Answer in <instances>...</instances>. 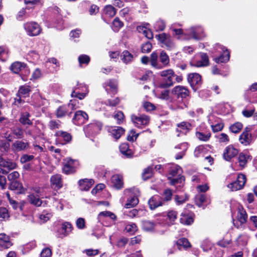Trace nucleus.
I'll return each mask as SVG.
<instances>
[{
	"label": "nucleus",
	"mask_w": 257,
	"mask_h": 257,
	"mask_svg": "<svg viewBox=\"0 0 257 257\" xmlns=\"http://www.w3.org/2000/svg\"><path fill=\"white\" fill-rule=\"evenodd\" d=\"M111 182L112 185L116 189L122 188L123 185L122 176L119 174L113 175L111 178Z\"/></svg>",
	"instance_id": "obj_25"
},
{
	"label": "nucleus",
	"mask_w": 257,
	"mask_h": 257,
	"mask_svg": "<svg viewBox=\"0 0 257 257\" xmlns=\"http://www.w3.org/2000/svg\"><path fill=\"white\" fill-rule=\"evenodd\" d=\"M16 167V164L15 162L6 161L0 156V173L7 174Z\"/></svg>",
	"instance_id": "obj_14"
},
{
	"label": "nucleus",
	"mask_w": 257,
	"mask_h": 257,
	"mask_svg": "<svg viewBox=\"0 0 257 257\" xmlns=\"http://www.w3.org/2000/svg\"><path fill=\"white\" fill-rule=\"evenodd\" d=\"M30 114L29 112H22L19 118V121L23 125H32V121L30 119Z\"/></svg>",
	"instance_id": "obj_34"
},
{
	"label": "nucleus",
	"mask_w": 257,
	"mask_h": 257,
	"mask_svg": "<svg viewBox=\"0 0 257 257\" xmlns=\"http://www.w3.org/2000/svg\"><path fill=\"white\" fill-rule=\"evenodd\" d=\"M94 181L91 179H84L79 180V185L80 189L82 191L88 190L93 184Z\"/></svg>",
	"instance_id": "obj_29"
},
{
	"label": "nucleus",
	"mask_w": 257,
	"mask_h": 257,
	"mask_svg": "<svg viewBox=\"0 0 257 257\" xmlns=\"http://www.w3.org/2000/svg\"><path fill=\"white\" fill-rule=\"evenodd\" d=\"M13 245L10 237L4 233H0V249L3 250L10 247Z\"/></svg>",
	"instance_id": "obj_22"
},
{
	"label": "nucleus",
	"mask_w": 257,
	"mask_h": 257,
	"mask_svg": "<svg viewBox=\"0 0 257 257\" xmlns=\"http://www.w3.org/2000/svg\"><path fill=\"white\" fill-rule=\"evenodd\" d=\"M28 200L31 204L36 206H40L42 204V201L39 198V196L33 194H31L28 196Z\"/></svg>",
	"instance_id": "obj_44"
},
{
	"label": "nucleus",
	"mask_w": 257,
	"mask_h": 257,
	"mask_svg": "<svg viewBox=\"0 0 257 257\" xmlns=\"http://www.w3.org/2000/svg\"><path fill=\"white\" fill-rule=\"evenodd\" d=\"M137 226L135 223L130 222L127 224L125 227V230L126 232L129 233L131 234H134L137 230Z\"/></svg>",
	"instance_id": "obj_52"
},
{
	"label": "nucleus",
	"mask_w": 257,
	"mask_h": 257,
	"mask_svg": "<svg viewBox=\"0 0 257 257\" xmlns=\"http://www.w3.org/2000/svg\"><path fill=\"white\" fill-rule=\"evenodd\" d=\"M251 159V156L247 153H241L239 154L238 158L239 166L243 168L246 165L247 161Z\"/></svg>",
	"instance_id": "obj_36"
},
{
	"label": "nucleus",
	"mask_w": 257,
	"mask_h": 257,
	"mask_svg": "<svg viewBox=\"0 0 257 257\" xmlns=\"http://www.w3.org/2000/svg\"><path fill=\"white\" fill-rule=\"evenodd\" d=\"M220 143H227L229 141L228 135L225 133H221L216 136Z\"/></svg>",
	"instance_id": "obj_58"
},
{
	"label": "nucleus",
	"mask_w": 257,
	"mask_h": 257,
	"mask_svg": "<svg viewBox=\"0 0 257 257\" xmlns=\"http://www.w3.org/2000/svg\"><path fill=\"white\" fill-rule=\"evenodd\" d=\"M236 218L239 224L236 222V223H234V225L237 228H242V225L245 224L246 222L247 215L245 210L241 206H238V207Z\"/></svg>",
	"instance_id": "obj_12"
},
{
	"label": "nucleus",
	"mask_w": 257,
	"mask_h": 257,
	"mask_svg": "<svg viewBox=\"0 0 257 257\" xmlns=\"http://www.w3.org/2000/svg\"><path fill=\"white\" fill-rule=\"evenodd\" d=\"M72 226L71 223L68 222L63 223L62 225V227L60 231L61 232V234L60 236V237L66 236L69 234L72 231Z\"/></svg>",
	"instance_id": "obj_31"
},
{
	"label": "nucleus",
	"mask_w": 257,
	"mask_h": 257,
	"mask_svg": "<svg viewBox=\"0 0 257 257\" xmlns=\"http://www.w3.org/2000/svg\"><path fill=\"white\" fill-rule=\"evenodd\" d=\"M88 119V116L85 112L82 110H78L75 112L72 118V121L75 124L80 125L84 123Z\"/></svg>",
	"instance_id": "obj_16"
},
{
	"label": "nucleus",
	"mask_w": 257,
	"mask_h": 257,
	"mask_svg": "<svg viewBox=\"0 0 257 257\" xmlns=\"http://www.w3.org/2000/svg\"><path fill=\"white\" fill-rule=\"evenodd\" d=\"M183 131H189L191 128V125L190 123L186 122H182L178 125Z\"/></svg>",
	"instance_id": "obj_64"
},
{
	"label": "nucleus",
	"mask_w": 257,
	"mask_h": 257,
	"mask_svg": "<svg viewBox=\"0 0 257 257\" xmlns=\"http://www.w3.org/2000/svg\"><path fill=\"white\" fill-rule=\"evenodd\" d=\"M51 185L55 189H59L62 187L63 183L61 175L55 174L51 176L50 178Z\"/></svg>",
	"instance_id": "obj_24"
},
{
	"label": "nucleus",
	"mask_w": 257,
	"mask_h": 257,
	"mask_svg": "<svg viewBox=\"0 0 257 257\" xmlns=\"http://www.w3.org/2000/svg\"><path fill=\"white\" fill-rule=\"evenodd\" d=\"M215 49L217 52L221 54L219 57L214 59L215 62L217 63H225L229 60V53L224 47L219 44H216Z\"/></svg>",
	"instance_id": "obj_4"
},
{
	"label": "nucleus",
	"mask_w": 257,
	"mask_h": 257,
	"mask_svg": "<svg viewBox=\"0 0 257 257\" xmlns=\"http://www.w3.org/2000/svg\"><path fill=\"white\" fill-rule=\"evenodd\" d=\"M83 252L85 253L88 256H93L98 254L99 253V250L98 249L90 248L84 250Z\"/></svg>",
	"instance_id": "obj_63"
},
{
	"label": "nucleus",
	"mask_w": 257,
	"mask_h": 257,
	"mask_svg": "<svg viewBox=\"0 0 257 257\" xmlns=\"http://www.w3.org/2000/svg\"><path fill=\"white\" fill-rule=\"evenodd\" d=\"M153 174V166H150L146 169L143 173V177L144 180H147L151 178Z\"/></svg>",
	"instance_id": "obj_56"
},
{
	"label": "nucleus",
	"mask_w": 257,
	"mask_h": 257,
	"mask_svg": "<svg viewBox=\"0 0 257 257\" xmlns=\"http://www.w3.org/2000/svg\"><path fill=\"white\" fill-rule=\"evenodd\" d=\"M9 217V214L7 208L5 207L0 208V220H3Z\"/></svg>",
	"instance_id": "obj_60"
},
{
	"label": "nucleus",
	"mask_w": 257,
	"mask_h": 257,
	"mask_svg": "<svg viewBox=\"0 0 257 257\" xmlns=\"http://www.w3.org/2000/svg\"><path fill=\"white\" fill-rule=\"evenodd\" d=\"M173 193L171 189H166L164 190L162 194V197H161L163 204L165 202H168L170 201L172 198Z\"/></svg>",
	"instance_id": "obj_42"
},
{
	"label": "nucleus",
	"mask_w": 257,
	"mask_h": 257,
	"mask_svg": "<svg viewBox=\"0 0 257 257\" xmlns=\"http://www.w3.org/2000/svg\"><path fill=\"white\" fill-rule=\"evenodd\" d=\"M178 213L177 211L175 210H169L168 211L167 215V219L168 221V225L173 224L177 218Z\"/></svg>",
	"instance_id": "obj_38"
},
{
	"label": "nucleus",
	"mask_w": 257,
	"mask_h": 257,
	"mask_svg": "<svg viewBox=\"0 0 257 257\" xmlns=\"http://www.w3.org/2000/svg\"><path fill=\"white\" fill-rule=\"evenodd\" d=\"M24 28L27 34L30 36H38L40 34L42 30L39 25L34 22L25 23Z\"/></svg>",
	"instance_id": "obj_6"
},
{
	"label": "nucleus",
	"mask_w": 257,
	"mask_h": 257,
	"mask_svg": "<svg viewBox=\"0 0 257 257\" xmlns=\"http://www.w3.org/2000/svg\"><path fill=\"white\" fill-rule=\"evenodd\" d=\"M156 38L162 44L163 47L171 50L174 47V44L170 36L165 33H162L156 36Z\"/></svg>",
	"instance_id": "obj_13"
},
{
	"label": "nucleus",
	"mask_w": 257,
	"mask_h": 257,
	"mask_svg": "<svg viewBox=\"0 0 257 257\" xmlns=\"http://www.w3.org/2000/svg\"><path fill=\"white\" fill-rule=\"evenodd\" d=\"M158 56L156 52H153L150 57V62L151 65L157 69H162V65H160L158 62Z\"/></svg>",
	"instance_id": "obj_37"
},
{
	"label": "nucleus",
	"mask_w": 257,
	"mask_h": 257,
	"mask_svg": "<svg viewBox=\"0 0 257 257\" xmlns=\"http://www.w3.org/2000/svg\"><path fill=\"white\" fill-rule=\"evenodd\" d=\"M110 135L115 139L118 140L124 134V129L120 126H113L109 128Z\"/></svg>",
	"instance_id": "obj_26"
},
{
	"label": "nucleus",
	"mask_w": 257,
	"mask_h": 257,
	"mask_svg": "<svg viewBox=\"0 0 257 257\" xmlns=\"http://www.w3.org/2000/svg\"><path fill=\"white\" fill-rule=\"evenodd\" d=\"M80 65L82 64H88L90 61V58L86 55H81L78 57Z\"/></svg>",
	"instance_id": "obj_61"
},
{
	"label": "nucleus",
	"mask_w": 257,
	"mask_h": 257,
	"mask_svg": "<svg viewBox=\"0 0 257 257\" xmlns=\"http://www.w3.org/2000/svg\"><path fill=\"white\" fill-rule=\"evenodd\" d=\"M30 91L31 89L29 86H22L20 87L18 94L25 98L29 96Z\"/></svg>",
	"instance_id": "obj_46"
},
{
	"label": "nucleus",
	"mask_w": 257,
	"mask_h": 257,
	"mask_svg": "<svg viewBox=\"0 0 257 257\" xmlns=\"http://www.w3.org/2000/svg\"><path fill=\"white\" fill-rule=\"evenodd\" d=\"M53 199V205L56 207L57 210H62L63 209L64 200L56 197H54Z\"/></svg>",
	"instance_id": "obj_51"
},
{
	"label": "nucleus",
	"mask_w": 257,
	"mask_h": 257,
	"mask_svg": "<svg viewBox=\"0 0 257 257\" xmlns=\"http://www.w3.org/2000/svg\"><path fill=\"white\" fill-rule=\"evenodd\" d=\"M187 34L195 39H201L205 36L203 30L200 27L191 28Z\"/></svg>",
	"instance_id": "obj_21"
},
{
	"label": "nucleus",
	"mask_w": 257,
	"mask_h": 257,
	"mask_svg": "<svg viewBox=\"0 0 257 257\" xmlns=\"http://www.w3.org/2000/svg\"><path fill=\"white\" fill-rule=\"evenodd\" d=\"M121 60L122 61L127 64L131 61L133 59V55L128 51H124L121 55Z\"/></svg>",
	"instance_id": "obj_48"
},
{
	"label": "nucleus",
	"mask_w": 257,
	"mask_h": 257,
	"mask_svg": "<svg viewBox=\"0 0 257 257\" xmlns=\"http://www.w3.org/2000/svg\"><path fill=\"white\" fill-rule=\"evenodd\" d=\"M56 135L59 137L58 139L64 141L65 143L63 144L70 142L72 139L71 135L65 132L59 131L56 133Z\"/></svg>",
	"instance_id": "obj_39"
},
{
	"label": "nucleus",
	"mask_w": 257,
	"mask_h": 257,
	"mask_svg": "<svg viewBox=\"0 0 257 257\" xmlns=\"http://www.w3.org/2000/svg\"><path fill=\"white\" fill-rule=\"evenodd\" d=\"M88 93L87 87L85 85L80 84L73 88L71 93L72 97H76L81 100L84 98Z\"/></svg>",
	"instance_id": "obj_10"
},
{
	"label": "nucleus",
	"mask_w": 257,
	"mask_h": 257,
	"mask_svg": "<svg viewBox=\"0 0 257 257\" xmlns=\"http://www.w3.org/2000/svg\"><path fill=\"white\" fill-rule=\"evenodd\" d=\"M251 130L250 126L246 127L240 135L239 141L241 144L244 146H247L251 143L252 135L250 133Z\"/></svg>",
	"instance_id": "obj_15"
},
{
	"label": "nucleus",
	"mask_w": 257,
	"mask_h": 257,
	"mask_svg": "<svg viewBox=\"0 0 257 257\" xmlns=\"http://www.w3.org/2000/svg\"><path fill=\"white\" fill-rule=\"evenodd\" d=\"M9 189L12 190L17 191V192L21 193L22 190L23 189V186L22 184L19 183L17 181H13L11 182Z\"/></svg>",
	"instance_id": "obj_47"
},
{
	"label": "nucleus",
	"mask_w": 257,
	"mask_h": 257,
	"mask_svg": "<svg viewBox=\"0 0 257 257\" xmlns=\"http://www.w3.org/2000/svg\"><path fill=\"white\" fill-rule=\"evenodd\" d=\"M193 222L192 217L182 213L180 218V222L185 225H190Z\"/></svg>",
	"instance_id": "obj_50"
},
{
	"label": "nucleus",
	"mask_w": 257,
	"mask_h": 257,
	"mask_svg": "<svg viewBox=\"0 0 257 257\" xmlns=\"http://www.w3.org/2000/svg\"><path fill=\"white\" fill-rule=\"evenodd\" d=\"M178 248L181 250L182 248H187L190 247L191 245L188 239L186 238H181L179 239L175 243Z\"/></svg>",
	"instance_id": "obj_40"
},
{
	"label": "nucleus",
	"mask_w": 257,
	"mask_h": 257,
	"mask_svg": "<svg viewBox=\"0 0 257 257\" xmlns=\"http://www.w3.org/2000/svg\"><path fill=\"white\" fill-rule=\"evenodd\" d=\"M238 154V150L232 145L226 147L223 152V157L224 160L229 161Z\"/></svg>",
	"instance_id": "obj_17"
},
{
	"label": "nucleus",
	"mask_w": 257,
	"mask_h": 257,
	"mask_svg": "<svg viewBox=\"0 0 257 257\" xmlns=\"http://www.w3.org/2000/svg\"><path fill=\"white\" fill-rule=\"evenodd\" d=\"M119 150L121 154L127 158H131L133 156L134 152L130 149L127 144H121L119 146Z\"/></svg>",
	"instance_id": "obj_28"
},
{
	"label": "nucleus",
	"mask_w": 257,
	"mask_h": 257,
	"mask_svg": "<svg viewBox=\"0 0 257 257\" xmlns=\"http://www.w3.org/2000/svg\"><path fill=\"white\" fill-rule=\"evenodd\" d=\"M29 147L27 142L23 141H16L12 145V149L16 151H21L26 149Z\"/></svg>",
	"instance_id": "obj_30"
},
{
	"label": "nucleus",
	"mask_w": 257,
	"mask_h": 257,
	"mask_svg": "<svg viewBox=\"0 0 257 257\" xmlns=\"http://www.w3.org/2000/svg\"><path fill=\"white\" fill-rule=\"evenodd\" d=\"M106 218H109L112 221H115L116 216L112 212L109 211L100 212L98 215V219L100 222L104 221Z\"/></svg>",
	"instance_id": "obj_27"
},
{
	"label": "nucleus",
	"mask_w": 257,
	"mask_h": 257,
	"mask_svg": "<svg viewBox=\"0 0 257 257\" xmlns=\"http://www.w3.org/2000/svg\"><path fill=\"white\" fill-rule=\"evenodd\" d=\"M160 61L161 64V65L162 66V68L164 67H168L170 63V59L167 54L164 51H162L159 56Z\"/></svg>",
	"instance_id": "obj_33"
},
{
	"label": "nucleus",
	"mask_w": 257,
	"mask_h": 257,
	"mask_svg": "<svg viewBox=\"0 0 257 257\" xmlns=\"http://www.w3.org/2000/svg\"><path fill=\"white\" fill-rule=\"evenodd\" d=\"M102 124L101 122L94 120L91 123L86 126L84 130L86 133L89 135H93L97 134L102 128Z\"/></svg>",
	"instance_id": "obj_11"
},
{
	"label": "nucleus",
	"mask_w": 257,
	"mask_h": 257,
	"mask_svg": "<svg viewBox=\"0 0 257 257\" xmlns=\"http://www.w3.org/2000/svg\"><path fill=\"white\" fill-rule=\"evenodd\" d=\"M103 87L108 93L115 94L117 92V83L114 79H109L103 83Z\"/></svg>",
	"instance_id": "obj_19"
},
{
	"label": "nucleus",
	"mask_w": 257,
	"mask_h": 257,
	"mask_svg": "<svg viewBox=\"0 0 257 257\" xmlns=\"http://www.w3.org/2000/svg\"><path fill=\"white\" fill-rule=\"evenodd\" d=\"M71 112H69V108L67 105H62L59 107L56 112V115L57 117L61 118L68 114H71Z\"/></svg>",
	"instance_id": "obj_35"
},
{
	"label": "nucleus",
	"mask_w": 257,
	"mask_h": 257,
	"mask_svg": "<svg viewBox=\"0 0 257 257\" xmlns=\"http://www.w3.org/2000/svg\"><path fill=\"white\" fill-rule=\"evenodd\" d=\"M172 93L176 96L177 98H185L189 96V91L188 89L181 85L175 86L172 90Z\"/></svg>",
	"instance_id": "obj_20"
},
{
	"label": "nucleus",
	"mask_w": 257,
	"mask_h": 257,
	"mask_svg": "<svg viewBox=\"0 0 257 257\" xmlns=\"http://www.w3.org/2000/svg\"><path fill=\"white\" fill-rule=\"evenodd\" d=\"M64 164L63 172L66 174L75 172L78 166V162L77 160L69 158H66L64 160Z\"/></svg>",
	"instance_id": "obj_8"
},
{
	"label": "nucleus",
	"mask_w": 257,
	"mask_h": 257,
	"mask_svg": "<svg viewBox=\"0 0 257 257\" xmlns=\"http://www.w3.org/2000/svg\"><path fill=\"white\" fill-rule=\"evenodd\" d=\"M188 81L191 86L196 90L201 84V76L196 73H191L188 75Z\"/></svg>",
	"instance_id": "obj_18"
},
{
	"label": "nucleus",
	"mask_w": 257,
	"mask_h": 257,
	"mask_svg": "<svg viewBox=\"0 0 257 257\" xmlns=\"http://www.w3.org/2000/svg\"><path fill=\"white\" fill-rule=\"evenodd\" d=\"M148 204L151 210H154L158 207L161 206L163 205V202L158 195H154L152 196L148 201Z\"/></svg>",
	"instance_id": "obj_23"
},
{
	"label": "nucleus",
	"mask_w": 257,
	"mask_h": 257,
	"mask_svg": "<svg viewBox=\"0 0 257 257\" xmlns=\"http://www.w3.org/2000/svg\"><path fill=\"white\" fill-rule=\"evenodd\" d=\"M159 75L164 77L163 81L160 84L162 88H167L172 86L174 84L173 78L175 74L171 69L163 70L159 73Z\"/></svg>",
	"instance_id": "obj_3"
},
{
	"label": "nucleus",
	"mask_w": 257,
	"mask_h": 257,
	"mask_svg": "<svg viewBox=\"0 0 257 257\" xmlns=\"http://www.w3.org/2000/svg\"><path fill=\"white\" fill-rule=\"evenodd\" d=\"M131 119L134 125L138 127L143 128L147 126L150 122V117L146 115H140L137 116L133 114Z\"/></svg>",
	"instance_id": "obj_7"
},
{
	"label": "nucleus",
	"mask_w": 257,
	"mask_h": 257,
	"mask_svg": "<svg viewBox=\"0 0 257 257\" xmlns=\"http://www.w3.org/2000/svg\"><path fill=\"white\" fill-rule=\"evenodd\" d=\"M139 203V200L136 196H133L127 199V203L125 204V207L129 208L137 205Z\"/></svg>",
	"instance_id": "obj_49"
},
{
	"label": "nucleus",
	"mask_w": 257,
	"mask_h": 257,
	"mask_svg": "<svg viewBox=\"0 0 257 257\" xmlns=\"http://www.w3.org/2000/svg\"><path fill=\"white\" fill-rule=\"evenodd\" d=\"M168 169L169 171L168 179L170 180L171 185H175L181 183L184 180L181 176L182 169L179 166L175 164L169 165Z\"/></svg>",
	"instance_id": "obj_1"
},
{
	"label": "nucleus",
	"mask_w": 257,
	"mask_h": 257,
	"mask_svg": "<svg viewBox=\"0 0 257 257\" xmlns=\"http://www.w3.org/2000/svg\"><path fill=\"white\" fill-rule=\"evenodd\" d=\"M211 134L209 132H197L196 133V137L201 141L207 142L211 137Z\"/></svg>",
	"instance_id": "obj_41"
},
{
	"label": "nucleus",
	"mask_w": 257,
	"mask_h": 257,
	"mask_svg": "<svg viewBox=\"0 0 257 257\" xmlns=\"http://www.w3.org/2000/svg\"><path fill=\"white\" fill-rule=\"evenodd\" d=\"M187 200V196H185L184 197L183 196L176 195L175 197V202L178 205H180L184 203Z\"/></svg>",
	"instance_id": "obj_62"
},
{
	"label": "nucleus",
	"mask_w": 257,
	"mask_h": 257,
	"mask_svg": "<svg viewBox=\"0 0 257 257\" xmlns=\"http://www.w3.org/2000/svg\"><path fill=\"white\" fill-rule=\"evenodd\" d=\"M25 65V64L24 63L15 62L12 64L11 69L14 73H18L24 69Z\"/></svg>",
	"instance_id": "obj_43"
},
{
	"label": "nucleus",
	"mask_w": 257,
	"mask_h": 257,
	"mask_svg": "<svg viewBox=\"0 0 257 257\" xmlns=\"http://www.w3.org/2000/svg\"><path fill=\"white\" fill-rule=\"evenodd\" d=\"M155 226V224L153 222L144 220L142 221L143 229L147 231L152 230Z\"/></svg>",
	"instance_id": "obj_54"
},
{
	"label": "nucleus",
	"mask_w": 257,
	"mask_h": 257,
	"mask_svg": "<svg viewBox=\"0 0 257 257\" xmlns=\"http://www.w3.org/2000/svg\"><path fill=\"white\" fill-rule=\"evenodd\" d=\"M243 125L241 123L236 122L230 126L229 130L232 133L236 134L240 131Z\"/></svg>",
	"instance_id": "obj_53"
},
{
	"label": "nucleus",
	"mask_w": 257,
	"mask_h": 257,
	"mask_svg": "<svg viewBox=\"0 0 257 257\" xmlns=\"http://www.w3.org/2000/svg\"><path fill=\"white\" fill-rule=\"evenodd\" d=\"M104 14L108 17H113L115 16L116 11L111 5H107L104 9Z\"/></svg>",
	"instance_id": "obj_45"
},
{
	"label": "nucleus",
	"mask_w": 257,
	"mask_h": 257,
	"mask_svg": "<svg viewBox=\"0 0 257 257\" xmlns=\"http://www.w3.org/2000/svg\"><path fill=\"white\" fill-rule=\"evenodd\" d=\"M209 64L208 56L206 54L201 53L196 56V58L192 60L190 65L192 66L200 67L207 66Z\"/></svg>",
	"instance_id": "obj_9"
},
{
	"label": "nucleus",
	"mask_w": 257,
	"mask_h": 257,
	"mask_svg": "<svg viewBox=\"0 0 257 257\" xmlns=\"http://www.w3.org/2000/svg\"><path fill=\"white\" fill-rule=\"evenodd\" d=\"M123 25V23L118 18H115L112 23V29L114 32H117Z\"/></svg>",
	"instance_id": "obj_55"
},
{
	"label": "nucleus",
	"mask_w": 257,
	"mask_h": 257,
	"mask_svg": "<svg viewBox=\"0 0 257 257\" xmlns=\"http://www.w3.org/2000/svg\"><path fill=\"white\" fill-rule=\"evenodd\" d=\"M246 182L245 176L242 174H239L236 180L228 184L227 187L232 191H236L242 189Z\"/></svg>",
	"instance_id": "obj_5"
},
{
	"label": "nucleus",
	"mask_w": 257,
	"mask_h": 257,
	"mask_svg": "<svg viewBox=\"0 0 257 257\" xmlns=\"http://www.w3.org/2000/svg\"><path fill=\"white\" fill-rule=\"evenodd\" d=\"M156 220L159 224L168 225V221L165 215H158Z\"/></svg>",
	"instance_id": "obj_59"
},
{
	"label": "nucleus",
	"mask_w": 257,
	"mask_h": 257,
	"mask_svg": "<svg viewBox=\"0 0 257 257\" xmlns=\"http://www.w3.org/2000/svg\"><path fill=\"white\" fill-rule=\"evenodd\" d=\"M4 138L9 142H12L15 139H21L24 138V132L19 126H13L5 131L3 133Z\"/></svg>",
	"instance_id": "obj_2"
},
{
	"label": "nucleus",
	"mask_w": 257,
	"mask_h": 257,
	"mask_svg": "<svg viewBox=\"0 0 257 257\" xmlns=\"http://www.w3.org/2000/svg\"><path fill=\"white\" fill-rule=\"evenodd\" d=\"M166 27V24L164 21L159 20L155 24L154 28L156 31H162Z\"/></svg>",
	"instance_id": "obj_57"
},
{
	"label": "nucleus",
	"mask_w": 257,
	"mask_h": 257,
	"mask_svg": "<svg viewBox=\"0 0 257 257\" xmlns=\"http://www.w3.org/2000/svg\"><path fill=\"white\" fill-rule=\"evenodd\" d=\"M188 148V144L186 143H183L180 145H177L175 147V149H180L181 150V151L179 153H178L176 156L175 158L177 160L181 159L183 158V157L185 154V152L187 150Z\"/></svg>",
	"instance_id": "obj_32"
}]
</instances>
